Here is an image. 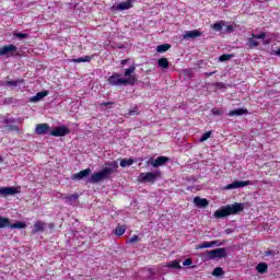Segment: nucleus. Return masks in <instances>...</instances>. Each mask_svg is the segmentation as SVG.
I'll return each mask as SVG.
<instances>
[{
	"label": "nucleus",
	"instance_id": "nucleus-1",
	"mask_svg": "<svg viewBox=\"0 0 280 280\" xmlns=\"http://www.w3.org/2000/svg\"><path fill=\"white\" fill-rule=\"evenodd\" d=\"M117 170H119V162H107L105 163V167H103L102 171L91 175V177L88 179V183L91 185H97V183H102V180H108V178H110V176H113Z\"/></svg>",
	"mask_w": 280,
	"mask_h": 280
},
{
	"label": "nucleus",
	"instance_id": "nucleus-2",
	"mask_svg": "<svg viewBox=\"0 0 280 280\" xmlns=\"http://www.w3.org/2000/svg\"><path fill=\"white\" fill-rule=\"evenodd\" d=\"M244 211V203L234 202L233 205H228L214 212V218L218 220L222 218H229V215H237Z\"/></svg>",
	"mask_w": 280,
	"mask_h": 280
},
{
	"label": "nucleus",
	"instance_id": "nucleus-3",
	"mask_svg": "<svg viewBox=\"0 0 280 280\" xmlns=\"http://www.w3.org/2000/svg\"><path fill=\"white\" fill-rule=\"evenodd\" d=\"M162 175L163 173L161 172V170H156L154 172L140 173V175L138 176V183H150L151 185H154L156 180L161 178Z\"/></svg>",
	"mask_w": 280,
	"mask_h": 280
},
{
	"label": "nucleus",
	"instance_id": "nucleus-4",
	"mask_svg": "<svg viewBox=\"0 0 280 280\" xmlns=\"http://www.w3.org/2000/svg\"><path fill=\"white\" fill-rule=\"evenodd\" d=\"M203 257L207 261L211 259H224V257H226V248L221 247L217 249L207 250Z\"/></svg>",
	"mask_w": 280,
	"mask_h": 280
},
{
	"label": "nucleus",
	"instance_id": "nucleus-5",
	"mask_svg": "<svg viewBox=\"0 0 280 280\" xmlns=\"http://www.w3.org/2000/svg\"><path fill=\"white\" fill-rule=\"evenodd\" d=\"M108 83L112 84V86H128V84H132V79H125L121 78V74L114 73L108 78Z\"/></svg>",
	"mask_w": 280,
	"mask_h": 280
},
{
	"label": "nucleus",
	"instance_id": "nucleus-6",
	"mask_svg": "<svg viewBox=\"0 0 280 280\" xmlns=\"http://www.w3.org/2000/svg\"><path fill=\"white\" fill-rule=\"evenodd\" d=\"M166 163H170V158L167 156H158L155 160L151 158L147 161V165H151L152 167H163Z\"/></svg>",
	"mask_w": 280,
	"mask_h": 280
},
{
	"label": "nucleus",
	"instance_id": "nucleus-7",
	"mask_svg": "<svg viewBox=\"0 0 280 280\" xmlns=\"http://www.w3.org/2000/svg\"><path fill=\"white\" fill-rule=\"evenodd\" d=\"M248 185H253L252 180H235L232 184H229L224 187V189L230 190V189H240L242 187H248Z\"/></svg>",
	"mask_w": 280,
	"mask_h": 280
},
{
	"label": "nucleus",
	"instance_id": "nucleus-8",
	"mask_svg": "<svg viewBox=\"0 0 280 280\" xmlns=\"http://www.w3.org/2000/svg\"><path fill=\"white\" fill-rule=\"evenodd\" d=\"M19 189L16 187H0V197L8 198V196H16Z\"/></svg>",
	"mask_w": 280,
	"mask_h": 280
},
{
	"label": "nucleus",
	"instance_id": "nucleus-9",
	"mask_svg": "<svg viewBox=\"0 0 280 280\" xmlns=\"http://www.w3.org/2000/svg\"><path fill=\"white\" fill-rule=\"evenodd\" d=\"M135 71H137V66L131 65L128 69L125 70L124 77L127 78V80H132V83H129L131 85H135L137 82V78L133 75Z\"/></svg>",
	"mask_w": 280,
	"mask_h": 280
},
{
	"label": "nucleus",
	"instance_id": "nucleus-10",
	"mask_svg": "<svg viewBox=\"0 0 280 280\" xmlns=\"http://www.w3.org/2000/svg\"><path fill=\"white\" fill-rule=\"evenodd\" d=\"M135 1L137 0H127L126 2H120L117 5H114V10H116L117 12H124V10H130V8H132Z\"/></svg>",
	"mask_w": 280,
	"mask_h": 280
},
{
	"label": "nucleus",
	"instance_id": "nucleus-11",
	"mask_svg": "<svg viewBox=\"0 0 280 280\" xmlns=\"http://www.w3.org/2000/svg\"><path fill=\"white\" fill-rule=\"evenodd\" d=\"M14 51H16V46L10 44L0 48V56H14Z\"/></svg>",
	"mask_w": 280,
	"mask_h": 280
},
{
	"label": "nucleus",
	"instance_id": "nucleus-12",
	"mask_svg": "<svg viewBox=\"0 0 280 280\" xmlns=\"http://www.w3.org/2000/svg\"><path fill=\"white\" fill-rule=\"evenodd\" d=\"M69 128L61 126L50 131L51 137H67L69 135Z\"/></svg>",
	"mask_w": 280,
	"mask_h": 280
},
{
	"label": "nucleus",
	"instance_id": "nucleus-13",
	"mask_svg": "<svg viewBox=\"0 0 280 280\" xmlns=\"http://www.w3.org/2000/svg\"><path fill=\"white\" fill-rule=\"evenodd\" d=\"M45 229H47V223L43 222V221H37L35 222L32 233L33 235H36V233H43L45 232Z\"/></svg>",
	"mask_w": 280,
	"mask_h": 280
},
{
	"label": "nucleus",
	"instance_id": "nucleus-14",
	"mask_svg": "<svg viewBox=\"0 0 280 280\" xmlns=\"http://www.w3.org/2000/svg\"><path fill=\"white\" fill-rule=\"evenodd\" d=\"M91 174V168H85L77 174L72 175V180H82V178H86Z\"/></svg>",
	"mask_w": 280,
	"mask_h": 280
},
{
	"label": "nucleus",
	"instance_id": "nucleus-15",
	"mask_svg": "<svg viewBox=\"0 0 280 280\" xmlns=\"http://www.w3.org/2000/svg\"><path fill=\"white\" fill-rule=\"evenodd\" d=\"M194 205H196V207H199L200 209H206V207H209V200L200 197H195Z\"/></svg>",
	"mask_w": 280,
	"mask_h": 280
},
{
	"label": "nucleus",
	"instance_id": "nucleus-16",
	"mask_svg": "<svg viewBox=\"0 0 280 280\" xmlns=\"http://www.w3.org/2000/svg\"><path fill=\"white\" fill-rule=\"evenodd\" d=\"M199 36H202V32H200L198 30L186 31L185 34L183 35V37L185 39H187V38H199Z\"/></svg>",
	"mask_w": 280,
	"mask_h": 280
},
{
	"label": "nucleus",
	"instance_id": "nucleus-17",
	"mask_svg": "<svg viewBox=\"0 0 280 280\" xmlns=\"http://www.w3.org/2000/svg\"><path fill=\"white\" fill-rule=\"evenodd\" d=\"M36 135H47L49 132L48 124H38L35 129Z\"/></svg>",
	"mask_w": 280,
	"mask_h": 280
},
{
	"label": "nucleus",
	"instance_id": "nucleus-18",
	"mask_svg": "<svg viewBox=\"0 0 280 280\" xmlns=\"http://www.w3.org/2000/svg\"><path fill=\"white\" fill-rule=\"evenodd\" d=\"M230 117H240L242 115H248V109L246 108H236L234 110L229 112Z\"/></svg>",
	"mask_w": 280,
	"mask_h": 280
},
{
	"label": "nucleus",
	"instance_id": "nucleus-19",
	"mask_svg": "<svg viewBox=\"0 0 280 280\" xmlns=\"http://www.w3.org/2000/svg\"><path fill=\"white\" fill-rule=\"evenodd\" d=\"M212 246H222V243L220 241H212V242H203L197 246V248H212Z\"/></svg>",
	"mask_w": 280,
	"mask_h": 280
},
{
	"label": "nucleus",
	"instance_id": "nucleus-20",
	"mask_svg": "<svg viewBox=\"0 0 280 280\" xmlns=\"http://www.w3.org/2000/svg\"><path fill=\"white\" fill-rule=\"evenodd\" d=\"M48 95H49L48 91L38 92L35 96L31 97V102H33V104H36V102H40V100H43L44 97H47Z\"/></svg>",
	"mask_w": 280,
	"mask_h": 280
},
{
	"label": "nucleus",
	"instance_id": "nucleus-21",
	"mask_svg": "<svg viewBox=\"0 0 280 280\" xmlns=\"http://www.w3.org/2000/svg\"><path fill=\"white\" fill-rule=\"evenodd\" d=\"M78 198H80V196L78 194H73V195L63 197V200H66L67 205H77Z\"/></svg>",
	"mask_w": 280,
	"mask_h": 280
},
{
	"label": "nucleus",
	"instance_id": "nucleus-22",
	"mask_svg": "<svg viewBox=\"0 0 280 280\" xmlns=\"http://www.w3.org/2000/svg\"><path fill=\"white\" fill-rule=\"evenodd\" d=\"M225 26H226L225 21H219L210 25L211 30H213L214 32H222V28H224Z\"/></svg>",
	"mask_w": 280,
	"mask_h": 280
},
{
	"label": "nucleus",
	"instance_id": "nucleus-23",
	"mask_svg": "<svg viewBox=\"0 0 280 280\" xmlns=\"http://www.w3.org/2000/svg\"><path fill=\"white\" fill-rule=\"evenodd\" d=\"M256 270L260 275H266V272H268V264H266V262L258 264L256 267Z\"/></svg>",
	"mask_w": 280,
	"mask_h": 280
},
{
	"label": "nucleus",
	"instance_id": "nucleus-24",
	"mask_svg": "<svg viewBox=\"0 0 280 280\" xmlns=\"http://www.w3.org/2000/svg\"><path fill=\"white\" fill-rule=\"evenodd\" d=\"M158 67H160L161 69H170V61L167 60V58H160L158 60Z\"/></svg>",
	"mask_w": 280,
	"mask_h": 280
},
{
	"label": "nucleus",
	"instance_id": "nucleus-25",
	"mask_svg": "<svg viewBox=\"0 0 280 280\" xmlns=\"http://www.w3.org/2000/svg\"><path fill=\"white\" fill-rule=\"evenodd\" d=\"M171 48H172V45H170V44L159 45L156 47V51H158V54H163L165 51H168Z\"/></svg>",
	"mask_w": 280,
	"mask_h": 280
},
{
	"label": "nucleus",
	"instance_id": "nucleus-26",
	"mask_svg": "<svg viewBox=\"0 0 280 280\" xmlns=\"http://www.w3.org/2000/svg\"><path fill=\"white\" fill-rule=\"evenodd\" d=\"M167 268H175L176 270H180L183 267L180 266V260H173L167 264Z\"/></svg>",
	"mask_w": 280,
	"mask_h": 280
},
{
	"label": "nucleus",
	"instance_id": "nucleus-27",
	"mask_svg": "<svg viewBox=\"0 0 280 280\" xmlns=\"http://www.w3.org/2000/svg\"><path fill=\"white\" fill-rule=\"evenodd\" d=\"M132 163H135V160H132V159H122L120 161V167H130V165H132Z\"/></svg>",
	"mask_w": 280,
	"mask_h": 280
},
{
	"label": "nucleus",
	"instance_id": "nucleus-28",
	"mask_svg": "<svg viewBox=\"0 0 280 280\" xmlns=\"http://www.w3.org/2000/svg\"><path fill=\"white\" fill-rule=\"evenodd\" d=\"M7 226H11L10 219L0 217V229H5Z\"/></svg>",
	"mask_w": 280,
	"mask_h": 280
},
{
	"label": "nucleus",
	"instance_id": "nucleus-29",
	"mask_svg": "<svg viewBox=\"0 0 280 280\" xmlns=\"http://www.w3.org/2000/svg\"><path fill=\"white\" fill-rule=\"evenodd\" d=\"M139 107L135 106L132 109H130L127 114L126 117H135L137 115H140Z\"/></svg>",
	"mask_w": 280,
	"mask_h": 280
},
{
	"label": "nucleus",
	"instance_id": "nucleus-30",
	"mask_svg": "<svg viewBox=\"0 0 280 280\" xmlns=\"http://www.w3.org/2000/svg\"><path fill=\"white\" fill-rule=\"evenodd\" d=\"M247 43H248V47L250 49H253L255 47H259V42H257L253 36L247 39Z\"/></svg>",
	"mask_w": 280,
	"mask_h": 280
},
{
	"label": "nucleus",
	"instance_id": "nucleus-31",
	"mask_svg": "<svg viewBox=\"0 0 280 280\" xmlns=\"http://www.w3.org/2000/svg\"><path fill=\"white\" fill-rule=\"evenodd\" d=\"M4 84L5 86H19V84H23V80L7 81Z\"/></svg>",
	"mask_w": 280,
	"mask_h": 280
},
{
	"label": "nucleus",
	"instance_id": "nucleus-32",
	"mask_svg": "<svg viewBox=\"0 0 280 280\" xmlns=\"http://www.w3.org/2000/svg\"><path fill=\"white\" fill-rule=\"evenodd\" d=\"M72 62H77V63L91 62V56H85V57H80V58H77V59H72Z\"/></svg>",
	"mask_w": 280,
	"mask_h": 280
},
{
	"label": "nucleus",
	"instance_id": "nucleus-33",
	"mask_svg": "<svg viewBox=\"0 0 280 280\" xmlns=\"http://www.w3.org/2000/svg\"><path fill=\"white\" fill-rule=\"evenodd\" d=\"M124 233H126V228H124L122 225H118L115 230V235H117L118 237H121Z\"/></svg>",
	"mask_w": 280,
	"mask_h": 280
},
{
	"label": "nucleus",
	"instance_id": "nucleus-34",
	"mask_svg": "<svg viewBox=\"0 0 280 280\" xmlns=\"http://www.w3.org/2000/svg\"><path fill=\"white\" fill-rule=\"evenodd\" d=\"M211 113L214 117H220L224 113V109L214 107L211 109Z\"/></svg>",
	"mask_w": 280,
	"mask_h": 280
},
{
	"label": "nucleus",
	"instance_id": "nucleus-35",
	"mask_svg": "<svg viewBox=\"0 0 280 280\" xmlns=\"http://www.w3.org/2000/svg\"><path fill=\"white\" fill-rule=\"evenodd\" d=\"M222 275H224V270L221 267H217L212 271L213 277H222Z\"/></svg>",
	"mask_w": 280,
	"mask_h": 280
},
{
	"label": "nucleus",
	"instance_id": "nucleus-36",
	"mask_svg": "<svg viewBox=\"0 0 280 280\" xmlns=\"http://www.w3.org/2000/svg\"><path fill=\"white\" fill-rule=\"evenodd\" d=\"M233 58V55L231 54H224L219 57L220 62H226Z\"/></svg>",
	"mask_w": 280,
	"mask_h": 280
},
{
	"label": "nucleus",
	"instance_id": "nucleus-37",
	"mask_svg": "<svg viewBox=\"0 0 280 280\" xmlns=\"http://www.w3.org/2000/svg\"><path fill=\"white\" fill-rule=\"evenodd\" d=\"M26 226H27V224H25L23 222H15L10 225V229H25Z\"/></svg>",
	"mask_w": 280,
	"mask_h": 280
},
{
	"label": "nucleus",
	"instance_id": "nucleus-38",
	"mask_svg": "<svg viewBox=\"0 0 280 280\" xmlns=\"http://www.w3.org/2000/svg\"><path fill=\"white\" fill-rule=\"evenodd\" d=\"M211 138V131L205 132L201 138L199 139L200 143H203V141H207Z\"/></svg>",
	"mask_w": 280,
	"mask_h": 280
},
{
	"label": "nucleus",
	"instance_id": "nucleus-39",
	"mask_svg": "<svg viewBox=\"0 0 280 280\" xmlns=\"http://www.w3.org/2000/svg\"><path fill=\"white\" fill-rule=\"evenodd\" d=\"M253 38H256L257 40H264L266 38V33L260 34H252Z\"/></svg>",
	"mask_w": 280,
	"mask_h": 280
},
{
	"label": "nucleus",
	"instance_id": "nucleus-40",
	"mask_svg": "<svg viewBox=\"0 0 280 280\" xmlns=\"http://www.w3.org/2000/svg\"><path fill=\"white\" fill-rule=\"evenodd\" d=\"M13 36L15 38H20V40H23V39L27 38L28 35L25 33H14Z\"/></svg>",
	"mask_w": 280,
	"mask_h": 280
},
{
	"label": "nucleus",
	"instance_id": "nucleus-41",
	"mask_svg": "<svg viewBox=\"0 0 280 280\" xmlns=\"http://www.w3.org/2000/svg\"><path fill=\"white\" fill-rule=\"evenodd\" d=\"M223 27H225V32L228 34H232V32H234L233 25H231V24L225 23V26H223Z\"/></svg>",
	"mask_w": 280,
	"mask_h": 280
},
{
	"label": "nucleus",
	"instance_id": "nucleus-42",
	"mask_svg": "<svg viewBox=\"0 0 280 280\" xmlns=\"http://www.w3.org/2000/svg\"><path fill=\"white\" fill-rule=\"evenodd\" d=\"M136 242H139V235H133L129 238V244H135Z\"/></svg>",
	"mask_w": 280,
	"mask_h": 280
},
{
	"label": "nucleus",
	"instance_id": "nucleus-43",
	"mask_svg": "<svg viewBox=\"0 0 280 280\" xmlns=\"http://www.w3.org/2000/svg\"><path fill=\"white\" fill-rule=\"evenodd\" d=\"M9 130H14L15 132H20L21 129H19V126L16 125H10Z\"/></svg>",
	"mask_w": 280,
	"mask_h": 280
},
{
	"label": "nucleus",
	"instance_id": "nucleus-44",
	"mask_svg": "<svg viewBox=\"0 0 280 280\" xmlns=\"http://www.w3.org/2000/svg\"><path fill=\"white\" fill-rule=\"evenodd\" d=\"M191 264H194V260H191V258H188L183 261V266H191Z\"/></svg>",
	"mask_w": 280,
	"mask_h": 280
},
{
	"label": "nucleus",
	"instance_id": "nucleus-45",
	"mask_svg": "<svg viewBox=\"0 0 280 280\" xmlns=\"http://www.w3.org/2000/svg\"><path fill=\"white\" fill-rule=\"evenodd\" d=\"M270 256L275 257V250L265 252V257H270Z\"/></svg>",
	"mask_w": 280,
	"mask_h": 280
},
{
	"label": "nucleus",
	"instance_id": "nucleus-46",
	"mask_svg": "<svg viewBox=\"0 0 280 280\" xmlns=\"http://www.w3.org/2000/svg\"><path fill=\"white\" fill-rule=\"evenodd\" d=\"M273 56H278L280 58V47L277 50H273Z\"/></svg>",
	"mask_w": 280,
	"mask_h": 280
},
{
	"label": "nucleus",
	"instance_id": "nucleus-47",
	"mask_svg": "<svg viewBox=\"0 0 280 280\" xmlns=\"http://www.w3.org/2000/svg\"><path fill=\"white\" fill-rule=\"evenodd\" d=\"M130 61V59H122L121 61H120V65H126V63H128Z\"/></svg>",
	"mask_w": 280,
	"mask_h": 280
},
{
	"label": "nucleus",
	"instance_id": "nucleus-48",
	"mask_svg": "<svg viewBox=\"0 0 280 280\" xmlns=\"http://www.w3.org/2000/svg\"><path fill=\"white\" fill-rule=\"evenodd\" d=\"M4 124H14V119H5Z\"/></svg>",
	"mask_w": 280,
	"mask_h": 280
},
{
	"label": "nucleus",
	"instance_id": "nucleus-49",
	"mask_svg": "<svg viewBox=\"0 0 280 280\" xmlns=\"http://www.w3.org/2000/svg\"><path fill=\"white\" fill-rule=\"evenodd\" d=\"M110 105H113V103H112V102H105V103H102V106H110Z\"/></svg>",
	"mask_w": 280,
	"mask_h": 280
},
{
	"label": "nucleus",
	"instance_id": "nucleus-50",
	"mask_svg": "<svg viewBox=\"0 0 280 280\" xmlns=\"http://www.w3.org/2000/svg\"><path fill=\"white\" fill-rule=\"evenodd\" d=\"M262 45H270V40L265 39V40L262 42Z\"/></svg>",
	"mask_w": 280,
	"mask_h": 280
},
{
	"label": "nucleus",
	"instance_id": "nucleus-51",
	"mask_svg": "<svg viewBox=\"0 0 280 280\" xmlns=\"http://www.w3.org/2000/svg\"><path fill=\"white\" fill-rule=\"evenodd\" d=\"M225 233H228V234L231 233V229H226Z\"/></svg>",
	"mask_w": 280,
	"mask_h": 280
},
{
	"label": "nucleus",
	"instance_id": "nucleus-52",
	"mask_svg": "<svg viewBox=\"0 0 280 280\" xmlns=\"http://www.w3.org/2000/svg\"><path fill=\"white\" fill-rule=\"evenodd\" d=\"M213 73H215V72H209V73H207V75H213Z\"/></svg>",
	"mask_w": 280,
	"mask_h": 280
},
{
	"label": "nucleus",
	"instance_id": "nucleus-53",
	"mask_svg": "<svg viewBox=\"0 0 280 280\" xmlns=\"http://www.w3.org/2000/svg\"><path fill=\"white\" fill-rule=\"evenodd\" d=\"M18 121H20V122H21V121H23V119L19 118V119H18Z\"/></svg>",
	"mask_w": 280,
	"mask_h": 280
},
{
	"label": "nucleus",
	"instance_id": "nucleus-54",
	"mask_svg": "<svg viewBox=\"0 0 280 280\" xmlns=\"http://www.w3.org/2000/svg\"><path fill=\"white\" fill-rule=\"evenodd\" d=\"M218 86H222V83H218Z\"/></svg>",
	"mask_w": 280,
	"mask_h": 280
}]
</instances>
